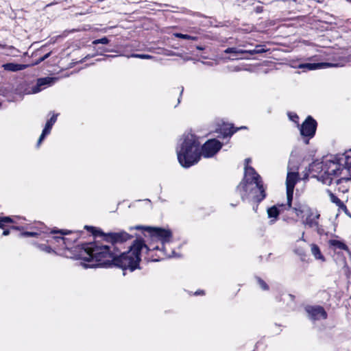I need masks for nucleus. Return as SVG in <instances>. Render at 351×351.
<instances>
[{
    "label": "nucleus",
    "instance_id": "nucleus-1",
    "mask_svg": "<svg viewBox=\"0 0 351 351\" xmlns=\"http://www.w3.org/2000/svg\"><path fill=\"white\" fill-rule=\"evenodd\" d=\"M79 246L78 258L86 263L89 267H117L123 270L134 271L140 268L141 252L145 247V241L136 237L127 252H121V249L110 252L107 246L99 245L97 242L83 243Z\"/></svg>",
    "mask_w": 351,
    "mask_h": 351
},
{
    "label": "nucleus",
    "instance_id": "nucleus-2",
    "mask_svg": "<svg viewBox=\"0 0 351 351\" xmlns=\"http://www.w3.org/2000/svg\"><path fill=\"white\" fill-rule=\"evenodd\" d=\"M323 173L317 176L318 180L323 184L330 185L332 183L334 177H339L343 175H350L351 169V156L345 154L337 155L332 160H326L323 163H318L311 166V169L319 166Z\"/></svg>",
    "mask_w": 351,
    "mask_h": 351
},
{
    "label": "nucleus",
    "instance_id": "nucleus-3",
    "mask_svg": "<svg viewBox=\"0 0 351 351\" xmlns=\"http://www.w3.org/2000/svg\"><path fill=\"white\" fill-rule=\"evenodd\" d=\"M176 153L178 160L182 167L189 168L197 164L202 156L199 137L191 133L184 135Z\"/></svg>",
    "mask_w": 351,
    "mask_h": 351
},
{
    "label": "nucleus",
    "instance_id": "nucleus-4",
    "mask_svg": "<svg viewBox=\"0 0 351 351\" xmlns=\"http://www.w3.org/2000/svg\"><path fill=\"white\" fill-rule=\"evenodd\" d=\"M143 230L145 237H148L147 243H145L144 248L149 250L158 248V246L164 247L166 243H169L172 238V232L169 229L158 227L136 226L130 230Z\"/></svg>",
    "mask_w": 351,
    "mask_h": 351
},
{
    "label": "nucleus",
    "instance_id": "nucleus-5",
    "mask_svg": "<svg viewBox=\"0 0 351 351\" xmlns=\"http://www.w3.org/2000/svg\"><path fill=\"white\" fill-rule=\"evenodd\" d=\"M134 238L132 234L128 233L124 230L117 232H108L105 235L104 241L110 245H103L110 248V252L118 251L122 248V245L128 241ZM124 248V247H123Z\"/></svg>",
    "mask_w": 351,
    "mask_h": 351
},
{
    "label": "nucleus",
    "instance_id": "nucleus-6",
    "mask_svg": "<svg viewBox=\"0 0 351 351\" xmlns=\"http://www.w3.org/2000/svg\"><path fill=\"white\" fill-rule=\"evenodd\" d=\"M300 134L304 138H307L306 143H308V140L315 136L317 128V121L311 115H308L303 123L298 126Z\"/></svg>",
    "mask_w": 351,
    "mask_h": 351
},
{
    "label": "nucleus",
    "instance_id": "nucleus-7",
    "mask_svg": "<svg viewBox=\"0 0 351 351\" xmlns=\"http://www.w3.org/2000/svg\"><path fill=\"white\" fill-rule=\"evenodd\" d=\"M223 144L216 138L209 139L202 145H200L202 156L210 158L215 155L222 147Z\"/></svg>",
    "mask_w": 351,
    "mask_h": 351
},
{
    "label": "nucleus",
    "instance_id": "nucleus-8",
    "mask_svg": "<svg viewBox=\"0 0 351 351\" xmlns=\"http://www.w3.org/2000/svg\"><path fill=\"white\" fill-rule=\"evenodd\" d=\"M51 234H60L61 235H69V237H64L65 248L69 249L80 238L83 231L68 230L66 229H58L54 228L51 230Z\"/></svg>",
    "mask_w": 351,
    "mask_h": 351
},
{
    "label": "nucleus",
    "instance_id": "nucleus-9",
    "mask_svg": "<svg viewBox=\"0 0 351 351\" xmlns=\"http://www.w3.org/2000/svg\"><path fill=\"white\" fill-rule=\"evenodd\" d=\"M25 230L20 233V237H37L43 233H47V228L45 225L40 221L34 222L33 224H29L25 226Z\"/></svg>",
    "mask_w": 351,
    "mask_h": 351
},
{
    "label": "nucleus",
    "instance_id": "nucleus-10",
    "mask_svg": "<svg viewBox=\"0 0 351 351\" xmlns=\"http://www.w3.org/2000/svg\"><path fill=\"white\" fill-rule=\"evenodd\" d=\"M299 173L298 172H288L286 179V194L288 200L287 206H290L293 200V191L297 182L299 181Z\"/></svg>",
    "mask_w": 351,
    "mask_h": 351
},
{
    "label": "nucleus",
    "instance_id": "nucleus-11",
    "mask_svg": "<svg viewBox=\"0 0 351 351\" xmlns=\"http://www.w3.org/2000/svg\"><path fill=\"white\" fill-rule=\"evenodd\" d=\"M308 317L313 321L319 319H326L328 318V313L324 308L319 305H308L305 307Z\"/></svg>",
    "mask_w": 351,
    "mask_h": 351
},
{
    "label": "nucleus",
    "instance_id": "nucleus-12",
    "mask_svg": "<svg viewBox=\"0 0 351 351\" xmlns=\"http://www.w3.org/2000/svg\"><path fill=\"white\" fill-rule=\"evenodd\" d=\"M143 250H145L146 253L145 258L149 261H160L165 259L168 256L165 250V246L163 247L158 246V248L152 250L144 248Z\"/></svg>",
    "mask_w": 351,
    "mask_h": 351
},
{
    "label": "nucleus",
    "instance_id": "nucleus-13",
    "mask_svg": "<svg viewBox=\"0 0 351 351\" xmlns=\"http://www.w3.org/2000/svg\"><path fill=\"white\" fill-rule=\"evenodd\" d=\"M287 204L288 200L287 199L286 204H278L267 208V213L268 217L274 219L271 221H276L278 219V216L280 213H283L285 211L290 210L291 204L290 206H287Z\"/></svg>",
    "mask_w": 351,
    "mask_h": 351
},
{
    "label": "nucleus",
    "instance_id": "nucleus-14",
    "mask_svg": "<svg viewBox=\"0 0 351 351\" xmlns=\"http://www.w3.org/2000/svg\"><path fill=\"white\" fill-rule=\"evenodd\" d=\"M267 49L264 45H256L254 49L252 50H242L238 49L236 47H228L225 51L226 53H235V54H243L249 53L250 55H254L258 53H262L266 52Z\"/></svg>",
    "mask_w": 351,
    "mask_h": 351
},
{
    "label": "nucleus",
    "instance_id": "nucleus-15",
    "mask_svg": "<svg viewBox=\"0 0 351 351\" xmlns=\"http://www.w3.org/2000/svg\"><path fill=\"white\" fill-rule=\"evenodd\" d=\"M247 127L241 126L240 128H235L233 124L230 123H223L217 132L220 134L218 136L219 137L221 136L223 138H226L228 136H232L234 133L241 129H246Z\"/></svg>",
    "mask_w": 351,
    "mask_h": 351
},
{
    "label": "nucleus",
    "instance_id": "nucleus-16",
    "mask_svg": "<svg viewBox=\"0 0 351 351\" xmlns=\"http://www.w3.org/2000/svg\"><path fill=\"white\" fill-rule=\"evenodd\" d=\"M243 179L254 184H256L259 182H263L261 176L256 172L255 169L247 165H245L244 176Z\"/></svg>",
    "mask_w": 351,
    "mask_h": 351
},
{
    "label": "nucleus",
    "instance_id": "nucleus-17",
    "mask_svg": "<svg viewBox=\"0 0 351 351\" xmlns=\"http://www.w3.org/2000/svg\"><path fill=\"white\" fill-rule=\"evenodd\" d=\"M252 182L242 178L241 181L237 186V191L239 193L243 202H245L249 197V184Z\"/></svg>",
    "mask_w": 351,
    "mask_h": 351
},
{
    "label": "nucleus",
    "instance_id": "nucleus-18",
    "mask_svg": "<svg viewBox=\"0 0 351 351\" xmlns=\"http://www.w3.org/2000/svg\"><path fill=\"white\" fill-rule=\"evenodd\" d=\"M351 180V174L350 175H343L339 179L335 181L336 183V189L335 191H338L339 192L345 193L348 191V186L347 185L343 184L344 183H347L348 181Z\"/></svg>",
    "mask_w": 351,
    "mask_h": 351
},
{
    "label": "nucleus",
    "instance_id": "nucleus-19",
    "mask_svg": "<svg viewBox=\"0 0 351 351\" xmlns=\"http://www.w3.org/2000/svg\"><path fill=\"white\" fill-rule=\"evenodd\" d=\"M64 236V235L50 237L49 239L47 240V242L51 245H54V247L58 250L66 249Z\"/></svg>",
    "mask_w": 351,
    "mask_h": 351
},
{
    "label": "nucleus",
    "instance_id": "nucleus-20",
    "mask_svg": "<svg viewBox=\"0 0 351 351\" xmlns=\"http://www.w3.org/2000/svg\"><path fill=\"white\" fill-rule=\"evenodd\" d=\"M306 208V206L304 204L295 200L294 202H291V207L290 208V210H292L296 217H300L303 215Z\"/></svg>",
    "mask_w": 351,
    "mask_h": 351
},
{
    "label": "nucleus",
    "instance_id": "nucleus-21",
    "mask_svg": "<svg viewBox=\"0 0 351 351\" xmlns=\"http://www.w3.org/2000/svg\"><path fill=\"white\" fill-rule=\"evenodd\" d=\"M329 247L333 251L336 252L337 250H344L348 252H350V250L348 245L343 243V241L336 240V239H330L328 241Z\"/></svg>",
    "mask_w": 351,
    "mask_h": 351
},
{
    "label": "nucleus",
    "instance_id": "nucleus-22",
    "mask_svg": "<svg viewBox=\"0 0 351 351\" xmlns=\"http://www.w3.org/2000/svg\"><path fill=\"white\" fill-rule=\"evenodd\" d=\"M53 82V77H46L38 78L37 80L36 85L33 88L34 93L40 91L43 88L44 86L51 84Z\"/></svg>",
    "mask_w": 351,
    "mask_h": 351
},
{
    "label": "nucleus",
    "instance_id": "nucleus-23",
    "mask_svg": "<svg viewBox=\"0 0 351 351\" xmlns=\"http://www.w3.org/2000/svg\"><path fill=\"white\" fill-rule=\"evenodd\" d=\"M261 189V192L258 195H256L255 197H252V201L254 204L252 206V209L255 213H257L258 209V206L260 203L263 201L267 197V192H265L263 189L262 186L260 187Z\"/></svg>",
    "mask_w": 351,
    "mask_h": 351
},
{
    "label": "nucleus",
    "instance_id": "nucleus-24",
    "mask_svg": "<svg viewBox=\"0 0 351 351\" xmlns=\"http://www.w3.org/2000/svg\"><path fill=\"white\" fill-rule=\"evenodd\" d=\"M310 246L311 254L313 255L315 258L322 262H325L326 258L322 254L319 247L315 243H311Z\"/></svg>",
    "mask_w": 351,
    "mask_h": 351
},
{
    "label": "nucleus",
    "instance_id": "nucleus-25",
    "mask_svg": "<svg viewBox=\"0 0 351 351\" xmlns=\"http://www.w3.org/2000/svg\"><path fill=\"white\" fill-rule=\"evenodd\" d=\"M27 65L26 64H16L12 62L6 63L3 65V67L5 70L13 72L23 70L27 68Z\"/></svg>",
    "mask_w": 351,
    "mask_h": 351
},
{
    "label": "nucleus",
    "instance_id": "nucleus-26",
    "mask_svg": "<svg viewBox=\"0 0 351 351\" xmlns=\"http://www.w3.org/2000/svg\"><path fill=\"white\" fill-rule=\"evenodd\" d=\"M327 193L330 201L332 203L335 204L341 209H343L344 210H348L344 203L339 197H337L331 191L327 190Z\"/></svg>",
    "mask_w": 351,
    "mask_h": 351
},
{
    "label": "nucleus",
    "instance_id": "nucleus-27",
    "mask_svg": "<svg viewBox=\"0 0 351 351\" xmlns=\"http://www.w3.org/2000/svg\"><path fill=\"white\" fill-rule=\"evenodd\" d=\"M84 228L88 230L95 237H101L104 241L105 235H106L107 233L103 232L101 229L89 226H85Z\"/></svg>",
    "mask_w": 351,
    "mask_h": 351
},
{
    "label": "nucleus",
    "instance_id": "nucleus-28",
    "mask_svg": "<svg viewBox=\"0 0 351 351\" xmlns=\"http://www.w3.org/2000/svg\"><path fill=\"white\" fill-rule=\"evenodd\" d=\"M324 65H330L329 63H305L300 66V68H306L308 70H314L322 68Z\"/></svg>",
    "mask_w": 351,
    "mask_h": 351
},
{
    "label": "nucleus",
    "instance_id": "nucleus-29",
    "mask_svg": "<svg viewBox=\"0 0 351 351\" xmlns=\"http://www.w3.org/2000/svg\"><path fill=\"white\" fill-rule=\"evenodd\" d=\"M57 117L58 114H53V116L49 120H47L45 126L43 129L45 131L50 134L53 125L57 121Z\"/></svg>",
    "mask_w": 351,
    "mask_h": 351
},
{
    "label": "nucleus",
    "instance_id": "nucleus-30",
    "mask_svg": "<svg viewBox=\"0 0 351 351\" xmlns=\"http://www.w3.org/2000/svg\"><path fill=\"white\" fill-rule=\"evenodd\" d=\"M14 219L10 217H0V228L5 229L7 228L6 223H14Z\"/></svg>",
    "mask_w": 351,
    "mask_h": 351
},
{
    "label": "nucleus",
    "instance_id": "nucleus-31",
    "mask_svg": "<svg viewBox=\"0 0 351 351\" xmlns=\"http://www.w3.org/2000/svg\"><path fill=\"white\" fill-rule=\"evenodd\" d=\"M255 184H256V186L252 188L250 190V192H252L253 193V196L252 197H255L256 195H259V193L261 192V189L260 188L261 186H262V188L264 190V191L266 192V186H264L263 182H257Z\"/></svg>",
    "mask_w": 351,
    "mask_h": 351
},
{
    "label": "nucleus",
    "instance_id": "nucleus-32",
    "mask_svg": "<svg viewBox=\"0 0 351 351\" xmlns=\"http://www.w3.org/2000/svg\"><path fill=\"white\" fill-rule=\"evenodd\" d=\"M36 246L41 251H43L46 253H52L54 252V250L52 249L51 246L49 244L45 243H35Z\"/></svg>",
    "mask_w": 351,
    "mask_h": 351
},
{
    "label": "nucleus",
    "instance_id": "nucleus-33",
    "mask_svg": "<svg viewBox=\"0 0 351 351\" xmlns=\"http://www.w3.org/2000/svg\"><path fill=\"white\" fill-rule=\"evenodd\" d=\"M255 279L256 280L257 284L261 288L262 290L268 291L269 289V287L267 285V283L261 277L255 276Z\"/></svg>",
    "mask_w": 351,
    "mask_h": 351
},
{
    "label": "nucleus",
    "instance_id": "nucleus-34",
    "mask_svg": "<svg viewBox=\"0 0 351 351\" xmlns=\"http://www.w3.org/2000/svg\"><path fill=\"white\" fill-rule=\"evenodd\" d=\"M175 37L185 40H196L197 39V36H193L189 34H184L182 33H175L174 34Z\"/></svg>",
    "mask_w": 351,
    "mask_h": 351
},
{
    "label": "nucleus",
    "instance_id": "nucleus-35",
    "mask_svg": "<svg viewBox=\"0 0 351 351\" xmlns=\"http://www.w3.org/2000/svg\"><path fill=\"white\" fill-rule=\"evenodd\" d=\"M288 116L291 121L297 124L298 127L300 126L299 116L295 112H288Z\"/></svg>",
    "mask_w": 351,
    "mask_h": 351
},
{
    "label": "nucleus",
    "instance_id": "nucleus-36",
    "mask_svg": "<svg viewBox=\"0 0 351 351\" xmlns=\"http://www.w3.org/2000/svg\"><path fill=\"white\" fill-rule=\"evenodd\" d=\"M109 42H110V40H109V39L107 37H103L101 38L93 40V44L94 45H97L98 44L107 45V44L109 43Z\"/></svg>",
    "mask_w": 351,
    "mask_h": 351
},
{
    "label": "nucleus",
    "instance_id": "nucleus-37",
    "mask_svg": "<svg viewBox=\"0 0 351 351\" xmlns=\"http://www.w3.org/2000/svg\"><path fill=\"white\" fill-rule=\"evenodd\" d=\"M49 134V133H48L47 132H46V131H45L44 130H43L42 134H41V135L40 136V137H39V138H38V142H37V147H38L40 145V144H41L42 141L44 140V138H45V136H46L47 135H48Z\"/></svg>",
    "mask_w": 351,
    "mask_h": 351
},
{
    "label": "nucleus",
    "instance_id": "nucleus-38",
    "mask_svg": "<svg viewBox=\"0 0 351 351\" xmlns=\"http://www.w3.org/2000/svg\"><path fill=\"white\" fill-rule=\"evenodd\" d=\"M132 57L138 58L141 59H149L152 58L151 56L147 54H132Z\"/></svg>",
    "mask_w": 351,
    "mask_h": 351
},
{
    "label": "nucleus",
    "instance_id": "nucleus-39",
    "mask_svg": "<svg viewBox=\"0 0 351 351\" xmlns=\"http://www.w3.org/2000/svg\"><path fill=\"white\" fill-rule=\"evenodd\" d=\"M10 230H19V231H25V226H10L9 227Z\"/></svg>",
    "mask_w": 351,
    "mask_h": 351
},
{
    "label": "nucleus",
    "instance_id": "nucleus-40",
    "mask_svg": "<svg viewBox=\"0 0 351 351\" xmlns=\"http://www.w3.org/2000/svg\"><path fill=\"white\" fill-rule=\"evenodd\" d=\"M3 233H2L3 236H8V235L10 234V228H6L3 229Z\"/></svg>",
    "mask_w": 351,
    "mask_h": 351
},
{
    "label": "nucleus",
    "instance_id": "nucleus-41",
    "mask_svg": "<svg viewBox=\"0 0 351 351\" xmlns=\"http://www.w3.org/2000/svg\"><path fill=\"white\" fill-rule=\"evenodd\" d=\"M195 295H205V291L204 290H198L195 292Z\"/></svg>",
    "mask_w": 351,
    "mask_h": 351
},
{
    "label": "nucleus",
    "instance_id": "nucleus-42",
    "mask_svg": "<svg viewBox=\"0 0 351 351\" xmlns=\"http://www.w3.org/2000/svg\"><path fill=\"white\" fill-rule=\"evenodd\" d=\"M49 56H50V53H48L45 54L43 57L40 58V62L45 60V59L49 58Z\"/></svg>",
    "mask_w": 351,
    "mask_h": 351
},
{
    "label": "nucleus",
    "instance_id": "nucleus-43",
    "mask_svg": "<svg viewBox=\"0 0 351 351\" xmlns=\"http://www.w3.org/2000/svg\"><path fill=\"white\" fill-rule=\"evenodd\" d=\"M295 252L297 254H298L300 256H306V254H305V252H299V250H295Z\"/></svg>",
    "mask_w": 351,
    "mask_h": 351
},
{
    "label": "nucleus",
    "instance_id": "nucleus-44",
    "mask_svg": "<svg viewBox=\"0 0 351 351\" xmlns=\"http://www.w3.org/2000/svg\"><path fill=\"white\" fill-rule=\"evenodd\" d=\"M245 165H248V163L251 162V159L250 158H246L245 160Z\"/></svg>",
    "mask_w": 351,
    "mask_h": 351
},
{
    "label": "nucleus",
    "instance_id": "nucleus-45",
    "mask_svg": "<svg viewBox=\"0 0 351 351\" xmlns=\"http://www.w3.org/2000/svg\"><path fill=\"white\" fill-rule=\"evenodd\" d=\"M317 1L318 3H323V1H323V0H317Z\"/></svg>",
    "mask_w": 351,
    "mask_h": 351
},
{
    "label": "nucleus",
    "instance_id": "nucleus-46",
    "mask_svg": "<svg viewBox=\"0 0 351 351\" xmlns=\"http://www.w3.org/2000/svg\"><path fill=\"white\" fill-rule=\"evenodd\" d=\"M346 1L351 3V0H346Z\"/></svg>",
    "mask_w": 351,
    "mask_h": 351
}]
</instances>
